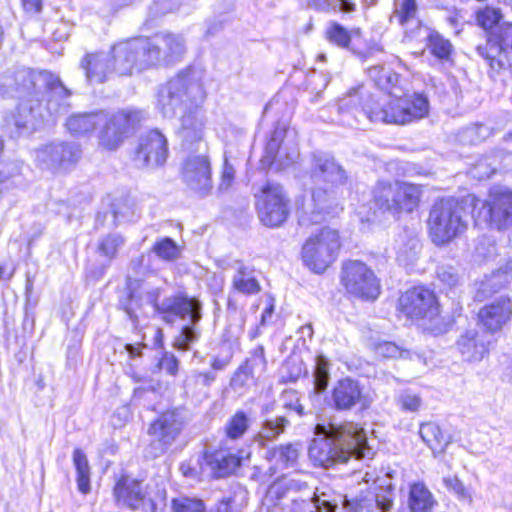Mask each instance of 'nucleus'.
<instances>
[{"mask_svg":"<svg viewBox=\"0 0 512 512\" xmlns=\"http://www.w3.org/2000/svg\"><path fill=\"white\" fill-rule=\"evenodd\" d=\"M110 57L114 72L119 75L131 74L134 69L139 71L147 69L141 64L143 47L140 38L115 45Z\"/></svg>","mask_w":512,"mask_h":512,"instance_id":"21","label":"nucleus"},{"mask_svg":"<svg viewBox=\"0 0 512 512\" xmlns=\"http://www.w3.org/2000/svg\"><path fill=\"white\" fill-rule=\"evenodd\" d=\"M420 437L434 452L443 451L448 440L436 423L428 422L420 426Z\"/></svg>","mask_w":512,"mask_h":512,"instance_id":"37","label":"nucleus"},{"mask_svg":"<svg viewBox=\"0 0 512 512\" xmlns=\"http://www.w3.org/2000/svg\"><path fill=\"white\" fill-rule=\"evenodd\" d=\"M397 402L403 410L414 412L419 408L421 399L418 395L405 391L399 395Z\"/></svg>","mask_w":512,"mask_h":512,"instance_id":"58","label":"nucleus"},{"mask_svg":"<svg viewBox=\"0 0 512 512\" xmlns=\"http://www.w3.org/2000/svg\"><path fill=\"white\" fill-rule=\"evenodd\" d=\"M342 283L348 293L358 298L374 300L380 293L373 271L360 261H348L343 265Z\"/></svg>","mask_w":512,"mask_h":512,"instance_id":"16","label":"nucleus"},{"mask_svg":"<svg viewBox=\"0 0 512 512\" xmlns=\"http://www.w3.org/2000/svg\"><path fill=\"white\" fill-rule=\"evenodd\" d=\"M313 376L314 392L320 394L327 389L330 380L329 363L324 356H318L316 358Z\"/></svg>","mask_w":512,"mask_h":512,"instance_id":"48","label":"nucleus"},{"mask_svg":"<svg viewBox=\"0 0 512 512\" xmlns=\"http://www.w3.org/2000/svg\"><path fill=\"white\" fill-rule=\"evenodd\" d=\"M112 213L116 225L130 221L135 213L134 204L128 198L117 199L112 205Z\"/></svg>","mask_w":512,"mask_h":512,"instance_id":"50","label":"nucleus"},{"mask_svg":"<svg viewBox=\"0 0 512 512\" xmlns=\"http://www.w3.org/2000/svg\"><path fill=\"white\" fill-rule=\"evenodd\" d=\"M376 351L385 358H396L402 356L401 349L392 342H384L377 346Z\"/></svg>","mask_w":512,"mask_h":512,"instance_id":"64","label":"nucleus"},{"mask_svg":"<svg viewBox=\"0 0 512 512\" xmlns=\"http://www.w3.org/2000/svg\"><path fill=\"white\" fill-rule=\"evenodd\" d=\"M316 437L312 440L308 454L315 465L329 468L346 463L350 458H371L373 451L367 443L363 428L353 422L328 426L317 424Z\"/></svg>","mask_w":512,"mask_h":512,"instance_id":"1","label":"nucleus"},{"mask_svg":"<svg viewBox=\"0 0 512 512\" xmlns=\"http://www.w3.org/2000/svg\"><path fill=\"white\" fill-rule=\"evenodd\" d=\"M475 223L497 230L510 227L512 225V189L506 186L492 187L487 199L482 202L477 211Z\"/></svg>","mask_w":512,"mask_h":512,"instance_id":"10","label":"nucleus"},{"mask_svg":"<svg viewBox=\"0 0 512 512\" xmlns=\"http://www.w3.org/2000/svg\"><path fill=\"white\" fill-rule=\"evenodd\" d=\"M73 463L77 472L78 489L83 494H87L90 491V467L87 457L81 449L74 450Z\"/></svg>","mask_w":512,"mask_h":512,"instance_id":"38","label":"nucleus"},{"mask_svg":"<svg viewBox=\"0 0 512 512\" xmlns=\"http://www.w3.org/2000/svg\"><path fill=\"white\" fill-rule=\"evenodd\" d=\"M195 151L196 153H190L184 159L181 176L190 190L200 197H206L213 188L208 145H202V148H197Z\"/></svg>","mask_w":512,"mask_h":512,"instance_id":"11","label":"nucleus"},{"mask_svg":"<svg viewBox=\"0 0 512 512\" xmlns=\"http://www.w3.org/2000/svg\"><path fill=\"white\" fill-rule=\"evenodd\" d=\"M477 330H467L457 341V348L466 361H481L487 354V341Z\"/></svg>","mask_w":512,"mask_h":512,"instance_id":"29","label":"nucleus"},{"mask_svg":"<svg viewBox=\"0 0 512 512\" xmlns=\"http://www.w3.org/2000/svg\"><path fill=\"white\" fill-rule=\"evenodd\" d=\"M377 104H382V102L375 100L364 86H359L350 89L338 100L337 111L342 117L343 124L353 126L360 124L363 118L374 122L370 117L369 110L377 111L379 109Z\"/></svg>","mask_w":512,"mask_h":512,"instance_id":"15","label":"nucleus"},{"mask_svg":"<svg viewBox=\"0 0 512 512\" xmlns=\"http://www.w3.org/2000/svg\"><path fill=\"white\" fill-rule=\"evenodd\" d=\"M180 4L177 0H155L150 7L149 13L152 17L164 16L179 9Z\"/></svg>","mask_w":512,"mask_h":512,"instance_id":"53","label":"nucleus"},{"mask_svg":"<svg viewBox=\"0 0 512 512\" xmlns=\"http://www.w3.org/2000/svg\"><path fill=\"white\" fill-rule=\"evenodd\" d=\"M396 243L397 259L400 262H409L416 258L420 248L419 240L416 237H411L405 232L399 235Z\"/></svg>","mask_w":512,"mask_h":512,"instance_id":"40","label":"nucleus"},{"mask_svg":"<svg viewBox=\"0 0 512 512\" xmlns=\"http://www.w3.org/2000/svg\"><path fill=\"white\" fill-rule=\"evenodd\" d=\"M178 133L182 147L187 151L193 150L194 146L197 149L207 145L204 141V117L198 107L184 113Z\"/></svg>","mask_w":512,"mask_h":512,"instance_id":"23","label":"nucleus"},{"mask_svg":"<svg viewBox=\"0 0 512 512\" xmlns=\"http://www.w3.org/2000/svg\"><path fill=\"white\" fill-rule=\"evenodd\" d=\"M478 54L483 57L493 70H501L506 65V51L494 33L484 45L477 46Z\"/></svg>","mask_w":512,"mask_h":512,"instance_id":"34","label":"nucleus"},{"mask_svg":"<svg viewBox=\"0 0 512 512\" xmlns=\"http://www.w3.org/2000/svg\"><path fill=\"white\" fill-rule=\"evenodd\" d=\"M184 427L182 415L176 411H167L153 422L148 433L153 437L151 447L156 450L154 456L162 455L175 442Z\"/></svg>","mask_w":512,"mask_h":512,"instance_id":"17","label":"nucleus"},{"mask_svg":"<svg viewBox=\"0 0 512 512\" xmlns=\"http://www.w3.org/2000/svg\"><path fill=\"white\" fill-rule=\"evenodd\" d=\"M200 86L192 82L187 75L180 74L164 85L158 94V104L164 116H173L177 108L194 104L200 94Z\"/></svg>","mask_w":512,"mask_h":512,"instance_id":"14","label":"nucleus"},{"mask_svg":"<svg viewBox=\"0 0 512 512\" xmlns=\"http://www.w3.org/2000/svg\"><path fill=\"white\" fill-rule=\"evenodd\" d=\"M427 225L432 242L444 246L465 233L467 213L456 199L443 198L431 207Z\"/></svg>","mask_w":512,"mask_h":512,"instance_id":"4","label":"nucleus"},{"mask_svg":"<svg viewBox=\"0 0 512 512\" xmlns=\"http://www.w3.org/2000/svg\"><path fill=\"white\" fill-rule=\"evenodd\" d=\"M143 119V112L136 109L102 110L97 136L99 147L106 151L118 150Z\"/></svg>","mask_w":512,"mask_h":512,"instance_id":"6","label":"nucleus"},{"mask_svg":"<svg viewBox=\"0 0 512 512\" xmlns=\"http://www.w3.org/2000/svg\"><path fill=\"white\" fill-rule=\"evenodd\" d=\"M281 400L285 409L295 411L301 417L306 415L304 406L300 402V395L296 390H285L281 395Z\"/></svg>","mask_w":512,"mask_h":512,"instance_id":"51","label":"nucleus"},{"mask_svg":"<svg viewBox=\"0 0 512 512\" xmlns=\"http://www.w3.org/2000/svg\"><path fill=\"white\" fill-rule=\"evenodd\" d=\"M500 20V14L496 9L486 8L477 13V23L484 29H490Z\"/></svg>","mask_w":512,"mask_h":512,"instance_id":"55","label":"nucleus"},{"mask_svg":"<svg viewBox=\"0 0 512 512\" xmlns=\"http://www.w3.org/2000/svg\"><path fill=\"white\" fill-rule=\"evenodd\" d=\"M159 368L168 374L175 376L178 372L179 361L171 353L165 352L159 361Z\"/></svg>","mask_w":512,"mask_h":512,"instance_id":"62","label":"nucleus"},{"mask_svg":"<svg viewBox=\"0 0 512 512\" xmlns=\"http://www.w3.org/2000/svg\"><path fill=\"white\" fill-rule=\"evenodd\" d=\"M81 157L79 145L74 143H51L36 151V160L44 168L56 170L75 164Z\"/></svg>","mask_w":512,"mask_h":512,"instance_id":"20","label":"nucleus"},{"mask_svg":"<svg viewBox=\"0 0 512 512\" xmlns=\"http://www.w3.org/2000/svg\"><path fill=\"white\" fill-rule=\"evenodd\" d=\"M234 496H225L216 504L214 512H240L243 508V503H238Z\"/></svg>","mask_w":512,"mask_h":512,"instance_id":"61","label":"nucleus"},{"mask_svg":"<svg viewBox=\"0 0 512 512\" xmlns=\"http://www.w3.org/2000/svg\"><path fill=\"white\" fill-rule=\"evenodd\" d=\"M386 488L383 493H377L375 496L376 505L380 512H389L393 506L392 484H386Z\"/></svg>","mask_w":512,"mask_h":512,"instance_id":"60","label":"nucleus"},{"mask_svg":"<svg viewBox=\"0 0 512 512\" xmlns=\"http://www.w3.org/2000/svg\"><path fill=\"white\" fill-rule=\"evenodd\" d=\"M80 67L85 71L86 78L91 83H103L114 73L108 53L86 54L80 62Z\"/></svg>","mask_w":512,"mask_h":512,"instance_id":"28","label":"nucleus"},{"mask_svg":"<svg viewBox=\"0 0 512 512\" xmlns=\"http://www.w3.org/2000/svg\"><path fill=\"white\" fill-rule=\"evenodd\" d=\"M234 178H235V168L225 158L222 172H221L220 182L218 185V190L220 192L227 191L232 186Z\"/></svg>","mask_w":512,"mask_h":512,"instance_id":"57","label":"nucleus"},{"mask_svg":"<svg viewBox=\"0 0 512 512\" xmlns=\"http://www.w3.org/2000/svg\"><path fill=\"white\" fill-rule=\"evenodd\" d=\"M227 268L234 271L231 278V288L243 295H255L261 291V285L256 276L253 266L242 260H233L228 263Z\"/></svg>","mask_w":512,"mask_h":512,"instance_id":"25","label":"nucleus"},{"mask_svg":"<svg viewBox=\"0 0 512 512\" xmlns=\"http://www.w3.org/2000/svg\"><path fill=\"white\" fill-rule=\"evenodd\" d=\"M299 456V444L288 443L274 447L268 452V458L285 466L293 465Z\"/></svg>","mask_w":512,"mask_h":512,"instance_id":"42","label":"nucleus"},{"mask_svg":"<svg viewBox=\"0 0 512 512\" xmlns=\"http://www.w3.org/2000/svg\"><path fill=\"white\" fill-rule=\"evenodd\" d=\"M354 33L358 34L359 29L348 31L342 25H340L336 22H333L327 27V29L325 31V37L330 43H332L340 48L347 49V48H349V45L351 42V37H352V34H354Z\"/></svg>","mask_w":512,"mask_h":512,"instance_id":"43","label":"nucleus"},{"mask_svg":"<svg viewBox=\"0 0 512 512\" xmlns=\"http://www.w3.org/2000/svg\"><path fill=\"white\" fill-rule=\"evenodd\" d=\"M417 3L416 0H402L395 4V9L390 17V21L396 20L401 26L416 19Z\"/></svg>","mask_w":512,"mask_h":512,"instance_id":"45","label":"nucleus"},{"mask_svg":"<svg viewBox=\"0 0 512 512\" xmlns=\"http://www.w3.org/2000/svg\"><path fill=\"white\" fill-rule=\"evenodd\" d=\"M250 419L244 411H237L226 424V434L230 439L241 438L249 428Z\"/></svg>","mask_w":512,"mask_h":512,"instance_id":"47","label":"nucleus"},{"mask_svg":"<svg viewBox=\"0 0 512 512\" xmlns=\"http://www.w3.org/2000/svg\"><path fill=\"white\" fill-rule=\"evenodd\" d=\"M311 176L316 181H322L324 186L344 188L347 181L345 170L333 157L315 154L312 159Z\"/></svg>","mask_w":512,"mask_h":512,"instance_id":"22","label":"nucleus"},{"mask_svg":"<svg viewBox=\"0 0 512 512\" xmlns=\"http://www.w3.org/2000/svg\"><path fill=\"white\" fill-rule=\"evenodd\" d=\"M174 512H204V504L201 500L190 498L174 499L173 503Z\"/></svg>","mask_w":512,"mask_h":512,"instance_id":"52","label":"nucleus"},{"mask_svg":"<svg viewBox=\"0 0 512 512\" xmlns=\"http://www.w3.org/2000/svg\"><path fill=\"white\" fill-rule=\"evenodd\" d=\"M152 251L161 260L174 262L181 257L182 247L173 239L169 237H162L155 241Z\"/></svg>","mask_w":512,"mask_h":512,"instance_id":"39","label":"nucleus"},{"mask_svg":"<svg viewBox=\"0 0 512 512\" xmlns=\"http://www.w3.org/2000/svg\"><path fill=\"white\" fill-rule=\"evenodd\" d=\"M369 75L381 89L387 90L389 93L395 92L393 89L398 82L399 76L392 70L375 66L369 69Z\"/></svg>","mask_w":512,"mask_h":512,"instance_id":"44","label":"nucleus"},{"mask_svg":"<svg viewBox=\"0 0 512 512\" xmlns=\"http://www.w3.org/2000/svg\"><path fill=\"white\" fill-rule=\"evenodd\" d=\"M289 424L290 422L285 416L265 419L258 433V441L262 446H265L267 441L275 440L284 433Z\"/></svg>","mask_w":512,"mask_h":512,"instance_id":"36","label":"nucleus"},{"mask_svg":"<svg viewBox=\"0 0 512 512\" xmlns=\"http://www.w3.org/2000/svg\"><path fill=\"white\" fill-rule=\"evenodd\" d=\"M330 401L333 409L346 412L356 408L368 409L373 398L363 383L352 377H345L334 384Z\"/></svg>","mask_w":512,"mask_h":512,"instance_id":"13","label":"nucleus"},{"mask_svg":"<svg viewBox=\"0 0 512 512\" xmlns=\"http://www.w3.org/2000/svg\"><path fill=\"white\" fill-rule=\"evenodd\" d=\"M445 487L456 494L459 499L471 501V495L468 493L464 484L456 477H446L443 479Z\"/></svg>","mask_w":512,"mask_h":512,"instance_id":"56","label":"nucleus"},{"mask_svg":"<svg viewBox=\"0 0 512 512\" xmlns=\"http://www.w3.org/2000/svg\"><path fill=\"white\" fill-rule=\"evenodd\" d=\"M157 312L167 324H174L177 319L187 321L174 339V347L176 349L188 351L200 339L201 329L199 323L202 319V304L197 298L189 297L186 293L179 292L166 297L157 306Z\"/></svg>","mask_w":512,"mask_h":512,"instance_id":"3","label":"nucleus"},{"mask_svg":"<svg viewBox=\"0 0 512 512\" xmlns=\"http://www.w3.org/2000/svg\"><path fill=\"white\" fill-rule=\"evenodd\" d=\"M124 238L120 234H108L98 243V252L100 255L112 260L118 250L124 245Z\"/></svg>","mask_w":512,"mask_h":512,"instance_id":"49","label":"nucleus"},{"mask_svg":"<svg viewBox=\"0 0 512 512\" xmlns=\"http://www.w3.org/2000/svg\"><path fill=\"white\" fill-rule=\"evenodd\" d=\"M102 119V110L92 112L74 113L65 123L68 132L73 136H87L96 129L99 130Z\"/></svg>","mask_w":512,"mask_h":512,"instance_id":"30","label":"nucleus"},{"mask_svg":"<svg viewBox=\"0 0 512 512\" xmlns=\"http://www.w3.org/2000/svg\"><path fill=\"white\" fill-rule=\"evenodd\" d=\"M512 314V304L508 298L500 297L479 312L481 323L490 331L500 330Z\"/></svg>","mask_w":512,"mask_h":512,"instance_id":"27","label":"nucleus"},{"mask_svg":"<svg viewBox=\"0 0 512 512\" xmlns=\"http://www.w3.org/2000/svg\"><path fill=\"white\" fill-rule=\"evenodd\" d=\"M168 157V144L165 136L158 130H151L140 138L135 162L142 168H158L165 164Z\"/></svg>","mask_w":512,"mask_h":512,"instance_id":"19","label":"nucleus"},{"mask_svg":"<svg viewBox=\"0 0 512 512\" xmlns=\"http://www.w3.org/2000/svg\"><path fill=\"white\" fill-rule=\"evenodd\" d=\"M437 276L441 282L450 287L456 286L459 281L458 273L452 266H439L437 269Z\"/></svg>","mask_w":512,"mask_h":512,"instance_id":"59","label":"nucleus"},{"mask_svg":"<svg viewBox=\"0 0 512 512\" xmlns=\"http://www.w3.org/2000/svg\"><path fill=\"white\" fill-rule=\"evenodd\" d=\"M143 47L141 64L148 68L168 67L184 58L187 45L182 34L163 31L148 38H140Z\"/></svg>","mask_w":512,"mask_h":512,"instance_id":"7","label":"nucleus"},{"mask_svg":"<svg viewBox=\"0 0 512 512\" xmlns=\"http://www.w3.org/2000/svg\"><path fill=\"white\" fill-rule=\"evenodd\" d=\"M496 163L495 155L482 157L470 168L469 174L480 181L489 179L497 170Z\"/></svg>","mask_w":512,"mask_h":512,"instance_id":"46","label":"nucleus"},{"mask_svg":"<svg viewBox=\"0 0 512 512\" xmlns=\"http://www.w3.org/2000/svg\"><path fill=\"white\" fill-rule=\"evenodd\" d=\"M204 462L215 478L227 477L240 466V459L237 456L224 451L205 453Z\"/></svg>","mask_w":512,"mask_h":512,"instance_id":"31","label":"nucleus"},{"mask_svg":"<svg viewBox=\"0 0 512 512\" xmlns=\"http://www.w3.org/2000/svg\"><path fill=\"white\" fill-rule=\"evenodd\" d=\"M399 309L408 318L434 319L438 315V305L434 293L424 287L407 290L399 298Z\"/></svg>","mask_w":512,"mask_h":512,"instance_id":"18","label":"nucleus"},{"mask_svg":"<svg viewBox=\"0 0 512 512\" xmlns=\"http://www.w3.org/2000/svg\"><path fill=\"white\" fill-rule=\"evenodd\" d=\"M420 37L426 40V48L437 60L440 62H448L451 60L453 45L450 40L444 38L437 31L422 26L420 22H417L415 30L405 31L406 39L412 40Z\"/></svg>","mask_w":512,"mask_h":512,"instance_id":"24","label":"nucleus"},{"mask_svg":"<svg viewBox=\"0 0 512 512\" xmlns=\"http://www.w3.org/2000/svg\"><path fill=\"white\" fill-rule=\"evenodd\" d=\"M114 497L118 504L138 509L145 501L146 492L140 481L123 476L115 484Z\"/></svg>","mask_w":512,"mask_h":512,"instance_id":"26","label":"nucleus"},{"mask_svg":"<svg viewBox=\"0 0 512 512\" xmlns=\"http://www.w3.org/2000/svg\"><path fill=\"white\" fill-rule=\"evenodd\" d=\"M435 504L433 494L424 483L416 482L410 485L408 507L411 512H430Z\"/></svg>","mask_w":512,"mask_h":512,"instance_id":"33","label":"nucleus"},{"mask_svg":"<svg viewBox=\"0 0 512 512\" xmlns=\"http://www.w3.org/2000/svg\"><path fill=\"white\" fill-rule=\"evenodd\" d=\"M252 375L253 370L251 365L249 363H245L234 373L230 384L234 389H241L247 384Z\"/></svg>","mask_w":512,"mask_h":512,"instance_id":"54","label":"nucleus"},{"mask_svg":"<svg viewBox=\"0 0 512 512\" xmlns=\"http://www.w3.org/2000/svg\"><path fill=\"white\" fill-rule=\"evenodd\" d=\"M16 81L21 82L23 90L28 92V99L22 100L18 105L19 118L16 119V125L18 127H25L28 123V117L32 115L36 106H39L40 99L39 93L35 91L36 88V74L30 70H20L16 73ZM38 78H43L46 83V88L49 93V99L47 100V110L52 115H59L65 113L70 104L68 99L71 95V91L64 86L60 78L56 75L46 73L39 75Z\"/></svg>","mask_w":512,"mask_h":512,"instance_id":"2","label":"nucleus"},{"mask_svg":"<svg viewBox=\"0 0 512 512\" xmlns=\"http://www.w3.org/2000/svg\"><path fill=\"white\" fill-rule=\"evenodd\" d=\"M340 248L338 231L324 228L310 236L302 247V259L311 271L323 273L335 261Z\"/></svg>","mask_w":512,"mask_h":512,"instance_id":"9","label":"nucleus"},{"mask_svg":"<svg viewBox=\"0 0 512 512\" xmlns=\"http://www.w3.org/2000/svg\"><path fill=\"white\" fill-rule=\"evenodd\" d=\"M344 188L319 186L312 190L311 197L304 200L298 209V221L301 226L309 227L321 223L328 215L343 209Z\"/></svg>","mask_w":512,"mask_h":512,"instance_id":"8","label":"nucleus"},{"mask_svg":"<svg viewBox=\"0 0 512 512\" xmlns=\"http://www.w3.org/2000/svg\"><path fill=\"white\" fill-rule=\"evenodd\" d=\"M498 41L504 46L505 51L512 50V24L501 25L494 33Z\"/></svg>","mask_w":512,"mask_h":512,"instance_id":"63","label":"nucleus"},{"mask_svg":"<svg viewBox=\"0 0 512 512\" xmlns=\"http://www.w3.org/2000/svg\"><path fill=\"white\" fill-rule=\"evenodd\" d=\"M256 208L260 221L267 227H278L289 215V199L283 187L267 183L256 195Z\"/></svg>","mask_w":512,"mask_h":512,"instance_id":"12","label":"nucleus"},{"mask_svg":"<svg viewBox=\"0 0 512 512\" xmlns=\"http://www.w3.org/2000/svg\"><path fill=\"white\" fill-rule=\"evenodd\" d=\"M375 204L382 210L389 211L397 215V199L395 191V182H378L374 189Z\"/></svg>","mask_w":512,"mask_h":512,"instance_id":"35","label":"nucleus"},{"mask_svg":"<svg viewBox=\"0 0 512 512\" xmlns=\"http://www.w3.org/2000/svg\"><path fill=\"white\" fill-rule=\"evenodd\" d=\"M286 127L284 125H277L272 132V135L266 145L263 161L267 164H272L275 160H279L283 147L281 146L283 139L286 135Z\"/></svg>","mask_w":512,"mask_h":512,"instance_id":"41","label":"nucleus"},{"mask_svg":"<svg viewBox=\"0 0 512 512\" xmlns=\"http://www.w3.org/2000/svg\"><path fill=\"white\" fill-rule=\"evenodd\" d=\"M395 191L397 215L402 212L410 213L418 207L422 194L420 186L406 182H395Z\"/></svg>","mask_w":512,"mask_h":512,"instance_id":"32","label":"nucleus"},{"mask_svg":"<svg viewBox=\"0 0 512 512\" xmlns=\"http://www.w3.org/2000/svg\"><path fill=\"white\" fill-rule=\"evenodd\" d=\"M377 107V111L369 110L371 119L387 124L406 125L425 118L429 113L428 98L418 93L401 97L390 92L389 99Z\"/></svg>","mask_w":512,"mask_h":512,"instance_id":"5","label":"nucleus"}]
</instances>
